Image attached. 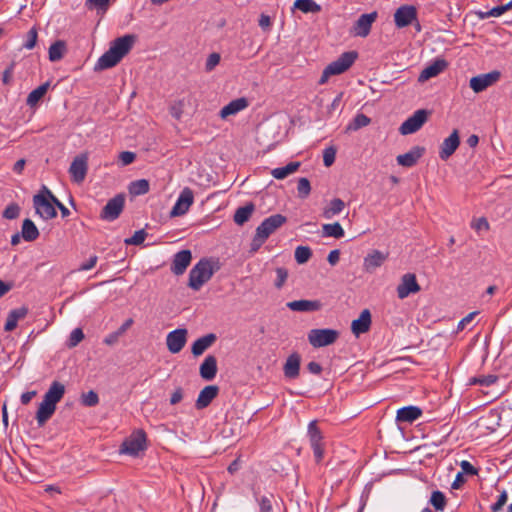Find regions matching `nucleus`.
<instances>
[{"label": "nucleus", "mask_w": 512, "mask_h": 512, "mask_svg": "<svg viewBox=\"0 0 512 512\" xmlns=\"http://www.w3.org/2000/svg\"><path fill=\"white\" fill-rule=\"evenodd\" d=\"M297 191L300 198H307L311 192L310 181L307 178H300L298 180Z\"/></svg>", "instance_id": "3c124183"}, {"label": "nucleus", "mask_w": 512, "mask_h": 512, "mask_svg": "<svg viewBox=\"0 0 512 512\" xmlns=\"http://www.w3.org/2000/svg\"><path fill=\"white\" fill-rule=\"evenodd\" d=\"M335 157H336V149L332 146L326 148L324 151H323V163L326 167H330L334 161H335Z\"/></svg>", "instance_id": "bf43d9fd"}, {"label": "nucleus", "mask_w": 512, "mask_h": 512, "mask_svg": "<svg viewBox=\"0 0 512 512\" xmlns=\"http://www.w3.org/2000/svg\"><path fill=\"white\" fill-rule=\"evenodd\" d=\"M421 290L417 282L416 275L413 273H406L401 277V282L397 286V296L399 299H405L412 293H417Z\"/></svg>", "instance_id": "f8f14e48"}, {"label": "nucleus", "mask_w": 512, "mask_h": 512, "mask_svg": "<svg viewBox=\"0 0 512 512\" xmlns=\"http://www.w3.org/2000/svg\"><path fill=\"white\" fill-rule=\"evenodd\" d=\"M276 280L274 282V285L277 289H281L287 278H288V270L284 267H278L276 268Z\"/></svg>", "instance_id": "864d4df0"}, {"label": "nucleus", "mask_w": 512, "mask_h": 512, "mask_svg": "<svg viewBox=\"0 0 512 512\" xmlns=\"http://www.w3.org/2000/svg\"><path fill=\"white\" fill-rule=\"evenodd\" d=\"M500 77L501 73L498 70H493L489 73L477 75L470 79V88L475 93H480L496 83Z\"/></svg>", "instance_id": "9d476101"}, {"label": "nucleus", "mask_w": 512, "mask_h": 512, "mask_svg": "<svg viewBox=\"0 0 512 512\" xmlns=\"http://www.w3.org/2000/svg\"><path fill=\"white\" fill-rule=\"evenodd\" d=\"M338 337L339 332L330 328L312 329L308 333V341L314 348L331 345Z\"/></svg>", "instance_id": "39448f33"}, {"label": "nucleus", "mask_w": 512, "mask_h": 512, "mask_svg": "<svg viewBox=\"0 0 512 512\" xmlns=\"http://www.w3.org/2000/svg\"><path fill=\"white\" fill-rule=\"evenodd\" d=\"M447 65L448 64H447L446 60L436 59L435 61H433L430 65H428L421 71V73L418 77V81L423 83V82L429 80L430 78L436 77L437 75H439L441 72H443L445 70Z\"/></svg>", "instance_id": "412c9836"}, {"label": "nucleus", "mask_w": 512, "mask_h": 512, "mask_svg": "<svg viewBox=\"0 0 512 512\" xmlns=\"http://www.w3.org/2000/svg\"><path fill=\"white\" fill-rule=\"evenodd\" d=\"M266 240H267V238H264V236L256 230L254 238L252 239V242H251L250 251L251 252L258 251L259 248L264 244V242Z\"/></svg>", "instance_id": "680f3d73"}, {"label": "nucleus", "mask_w": 512, "mask_h": 512, "mask_svg": "<svg viewBox=\"0 0 512 512\" xmlns=\"http://www.w3.org/2000/svg\"><path fill=\"white\" fill-rule=\"evenodd\" d=\"M295 260L298 264L306 263L312 256V251L307 246H298L295 249Z\"/></svg>", "instance_id": "49530a36"}, {"label": "nucleus", "mask_w": 512, "mask_h": 512, "mask_svg": "<svg viewBox=\"0 0 512 512\" xmlns=\"http://www.w3.org/2000/svg\"><path fill=\"white\" fill-rule=\"evenodd\" d=\"M424 152L425 149L423 147L414 146L407 153L398 155L396 158L397 163L403 167H412L418 162Z\"/></svg>", "instance_id": "5701e85b"}, {"label": "nucleus", "mask_w": 512, "mask_h": 512, "mask_svg": "<svg viewBox=\"0 0 512 512\" xmlns=\"http://www.w3.org/2000/svg\"><path fill=\"white\" fill-rule=\"evenodd\" d=\"M187 342V330L178 328L168 333L166 337V345L168 350L173 353H179Z\"/></svg>", "instance_id": "2eb2a0df"}, {"label": "nucleus", "mask_w": 512, "mask_h": 512, "mask_svg": "<svg viewBox=\"0 0 512 512\" xmlns=\"http://www.w3.org/2000/svg\"><path fill=\"white\" fill-rule=\"evenodd\" d=\"M371 119L363 113H358L347 126L348 130L356 131L370 124Z\"/></svg>", "instance_id": "c03bdc74"}, {"label": "nucleus", "mask_w": 512, "mask_h": 512, "mask_svg": "<svg viewBox=\"0 0 512 512\" xmlns=\"http://www.w3.org/2000/svg\"><path fill=\"white\" fill-rule=\"evenodd\" d=\"M307 436L309 438L310 446L317 463L324 457L323 435L317 426V420H313L308 424Z\"/></svg>", "instance_id": "0eeeda50"}, {"label": "nucleus", "mask_w": 512, "mask_h": 512, "mask_svg": "<svg viewBox=\"0 0 512 512\" xmlns=\"http://www.w3.org/2000/svg\"><path fill=\"white\" fill-rule=\"evenodd\" d=\"M136 40L135 35L127 34L111 42L109 49L97 60L94 70L103 71L116 66L129 53Z\"/></svg>", "instance_id": "f257e3e1"}, {"label": "nucleus", "mask_w": 512, "mask_h": 512, "mask_svg": "<svg viewBox=\"0 0 512 512\" xmlns=\"http://www.w3.org/2000/svg\"><path fill=\"white\" fill-rule=\"evenodd\" d=\"M33 204L36 213L43 220H50L57 216L55 204L51 201L48 195L43 192V188L41 189L40 193L33 197Z\"/></svg>", "instance_id": "423d86ee"}, {"label": "nucleus", "mask_w": 512, "mask_h": 512, "mask_svg": "<svg viewBox=\"0 0 512 512\" xmlns=\"http://www.w3.org/2000/svg\"><path fill=\"white\" fill-rule=\"evenodd\" d=\"M422 415V410L417 406H405L397 411L398 422L412 423Z\"/></svg>", "instance_id": "c756f323"}, {"label": "nucleus", "mask_w": 512, "mask_h": 512, "mask_svg": "<svg viewBox=\"0 0 512 512\" xmlns=\"http://www.w3.org/2000/svg\"><path fill=\"white\" fill-rule=\"evenodd\" d=\"M184 106H185L184 99L175 101L170 106V114L172 115V117H174L175 119L179 120L181 118L182 114H183Z\"/></svg>", "instance_id": "4d7b16f0"}, {"label": "nucleus", "mask_w": 512, "mask_h": 512, "mask_svg": "<svg viewBox=\"0 0 512 512\" xmlns=\"http://www.w3.org/2000/svg\"><path fill=\"white\" fill-rule=\"evenodd\" d=\"M417 20V10L411 5H402L394 13L395 25L404 28Z\"/></svg>", "instance_id": "4468645a"}, {"label": "nucleus", "mask_w": 512, "mask_h": 512, "mask_svg": "<svg viewBox=\"0 0 512 512\" xmlns=\"http://www.w3.org/2000/svg\"><path fill=\"white\" fill-rule=\"evenodd\" d=\"M84 333L81 328H75L70 333L69 339L66 343L68 348H74L76 347L83 339H84Z\"/></svg>", "instance_id": "09e8293b"}, {"label": "nucleus", "mask_w": 512, "mask_h": 512, "mask_svg": "<svg viewBox=\"0 0 512 512\" xmlns=\"http://www.w3.org/2000/svg\"><path fill=\"white\" fill-rule=\"evenodd\" d=\"M150 188L149 181L146 179L135 180L129 185V193L133 196H140L148 193Z\"/></svg>", "instance_id": "58836bf2"}, {"label": "nucleus", "mask_w": 512, "mask_h": 512, "mask_svg": "<svg viewBox=\"0 0 512 512\" xmlns=\"http://www.w3.org/2000/svg\"><path fill=\"white\" fill-rule=\"evenodd\" d=\"M358 54L356 51H348L344 52L340 55L338 59L331 62L323 71L319 84H325L330 76L339 75L348 70L355 60L357 59Z\"/></svg>", "instance_id": "f03ea898"}, {"label": "nucleus", "mask_w": 512, "mask_h": 512, "mask_svg": "<svg viewBox=\"0 0 512 512\" xmlns=\"http://www.w3.org/2000/svg\"><path fill=\"white\" fill-rule=\"evenodd\" d=\"M98 262V256L92 255L89 257V259L85 262H83L76 271L83 272V271H89L93 269Z\"/></svg>", "instance_id": "052dcab7"}, {"label": "nucleus", "mask_w": 512, "mask_h": 512, "mask_svg": "<svg viewBox=\"0 0 512 512\" xmlns=\"http://www.w3.org/2000/svg\"><path fill=\"white\" fill-rule=\"evenodd\" d=\"M385 260L386 256L382 252L375 250L364 258V268L367 272L371 273L380 267Z\"/></svg>", "instance_id": "473e14b6"}, {"label": "nucleus", "mask_w": 512, "mask_h": 512, "mask_svg": "<svg viewBox=\"0 0 512 512\" xmlns=\"http://www.w3.org/2000/svg\"><path fill=\"white\" fill-rule=\"evenodd\" d=\"M498 380V376L494 375V374H489V375H481V376H478V377H473L470 379V384H478L480 386H486V387H489L493 384H495Z\"/></svg>", "instance_id": "a18cd8bd"}, {"label": "nucleus", "mask_w": 512, "mask_h": 512, "mask_svg": "<svg viewBox=\"0 0 512 512\" xmlns=\"http://www.w3.org/2000/svg\"><path fill=\"white\" fill-rule=\"evenodd\" d=\"M507 502V493L503 491L499 496L497 501L491 506L493 512L501 511L504 505Z\"/></svg>", "instance_id": "774afa93"}, {"label": "nucleus", "mask_w": 512, "mask_h": 512, "mask_svg": "<svg viewBox=\"0 0 512 512\" xmlns=\"http://www.w3.org/2000/svg\"><path fill=\"white\" fill-rule=\"evenodd\" d=\"M461 472H463L464 475H477L478 470L467 460H463L460 463Z\"/></svg>", "instance_id": "338daca9"}, {"label": "nucleus", "mask_w": 512, "mask_h": 512, "mask_svg": "<svg viewBox=\"0 0 512 512\" xmlns=\"http://www.w3.org/2000/svg\"><path fill=\"white\" fill-rule=\"evenodd\" d=\"M300 167V162H290L286 166L275 168L271 171V175L278 180L285 179L289 175L296 172Z\"/></svg>", "instance_id": "e433bc0d"}, {"label": "nucleus", "mask_w": 512, "mask_h": 512, "mask_svg": "<svg viewBox=\"0 0 512 512\" xmlns=\"http://www.w3.org/2000/svg\"><path fill=\"white\" fill-rule=\"evenodd\" d=\"M217 359L213 355H208L199 368L200 376L206 380L211 381L217 374Z\"/></svg>", "instance_id": "393cba45"}, {"label": "nucleus", "mask_w": 512, "mask_h": 512, "mask_svg": "<svg viewBox=\"0 0 512 512\" xmlns=\"http://www.w3.org/2000/svg\"><path fill=\"white\" fill-rule=\"evenodd\" d=\"M147 233L144 229L136 231L132 237L125 239L126 245H140L144 242Z\"/></svg>", "instance_id": "5fc2aeb1"}, {"label": "nucleus", "mask_w": 512, "mask_h": 512, "mask_svg": "<svg viewBox=\"0 0 512 512\" xmlns=\"http://www.w3.org/2000/svg\"><path fill=\"white\" fill-rule=\"evenodd\" d=\"M194 201V195L190 188H184L176 203L174 204L170 216L171 217H177L184 215L190 208V206L193 204Z\"/></svg>", "instance_id": "dca6fc26"}, {"label": "nucleus", "mask_w": 512, "mask_h": 512, "mask_svg": "<svg viewBox=\"0 0 512 512\" xmlns=\"http://www.w3.org/2000/svg\"><path fill=\"white\" fill-rule=\"evenodd\" d=\"M20 207L16 203L9 204L3 211L2 216L6 219H16L19 216Z\"/></svg>", "instance_id": "13d9d810"}, {"label": "nucleus", "mask_w": 512, "mask_h": 512, "mask_svg": "<svg viewBox=\"0 0 512 512\" xmlns=\"http://www.w3.org/2000/svg\"><path fill=\"white\" fill-rule=\"evenodd\" d=\"M345 208V203L340 198H334L323 210V217L325 219H332L334 216L340 214Z\"/></svg>", "instance_id": "f704fd0d"}, {"label": "nucleus", "mask_w": 512, "mask_h": 512, "mask_svg": "<svg viewBox=\"0 0 512 512\" xmlns=\"http://www.w3.org/2000/svg\"><path fill=\"white\" fill-rule=\"evenodd\" d=\"M37 37L38 33L36 28H31L26 35V41L23 43V47L28 50L33 49L36 45Z\"/></svg>", "instance_id": "6e6d98bb"}, {"label": "nucleus", "mask_w": 512, "mask_h": 512, "mask_svg": "<svg viewBox=\"0 0 512 512\" xmlns=\"http://www.w3.org/2000/svg\"><path fill=\"white\" fill-rule=\"evenodd\" d=\"M65 394V386L58 382L53 381L47 392L44 394L43 399L56 405Z\"/></svg>", "instance_id": "7c9ffc66"}, {"label": "nucleus", "mask_w": 512, "mask_h": 512, "mask_svg": "<svg viewBox=\"0 0 512 512\" xmlns=\"http://www.w3.org/2000/svg\"><path fill=\"white\" fill-rule=\"evenodd\" d=\"M125 204V197L123 194H117L102 208L100 213V218L105 221H114L116 220L121 212L123 211Z\"/></svg>", "instance_id": "1a4fd4ad"}, {"label": "nucleus", "mask_w": 512, "mask_h": 512, "mask_svg": "<svg viewBox=\"0 0 512 512\" xmlns=\"http://www.w3.org/2000/svg\"><path fill=\"white\" fill-rule=\"evenodd\" d=\"M43 192L48 195L51 201L55 204V207L60 210L62 217L65 218L70 215L69 209L61 201H59L46 186H43Z\"/></svg>", "instance_id": "8fccbe9b"}, {"label": "nucleus", "mask_w": 512, "mask_h": 512, "mask_svg": "<svg viewBox=\"0 0 512 512\" xmlns=\"http://www.w3.org/2000/svg\"><path fill=\"white\" fill-rule=\"evenodd\" d=\"M301 358L298 353H292L286 359L283 367L284 375L288 379H295L299 375Z\"/></svg>", "instance_id": "bb28decb"}, {"label": "nucleus", "mask_w": 512, "mask_h": 512, "mask_svg": "<svg viewBox=\"0 0 512 512\" xmlns=\"http://www.w3.org/2000/svg\"><path fill=\"white\" fill-rule=\"evenodd\" d=\"M211 262L207 259H201L189 272L188 286L198 291L213 276Z\"/></svg>", "instance_id": "7ed1b4c3"}, {"label": "nucleus", "mask_w": 512, "mask_h": 512, "mask_svg": "<svg viewBox=\"0 0 512 512\" xmlns=\"http://www.w3.org/2000/svg\"><path fill=\"white\" fill-rule=\"evenodd\" d=\"M192 260V253L190 250H181L173 256L171 263V272L177 276L182 275Z\"/></svg>", "instance_id": "a211bd4d"}, {"label": "nucleus", "mask_w": 512, "mask_h": 512, "mask_svg": "<svg viewBox=\"0 0 512 512\" xmlns=\"http://www.w3.org/2000/svg\"><path fill=\"white\" fill-rule=\"evenodd\" d=\"M294 8L304 13H317L321 10L320 5L313 0H296L294 2Z\"/></svg>", "instance_id": "a19ab883"}, {"label": "nucleus", "mask_w": 512, "mask_h": 512, "mask_svg": "<svg viewBox=\"0 0 512 512\" xmlns=\"http://www.w3.org/2000/svg\"><path fill=\"white\" fill-rule=\"evenodd\" d=\"M56 410V405L51 404L46 400H42L39 404L38 410L36 412V420L39 427L45 425V423L53 416Z\"/></svg>", "instance_id": "c85d7f7f"}, {"label": "nucleus", "mask_w": 512, "mask_h": 512, "mask_svg": "<svg viewBox=\"0 0 512 512\" xmlns=\"http://www.w3.org/2000/svg\"><path fill=\"white\" fill-rule=\"evenodd\" d=\"M371 323L372 318L370 310L364 309L361 311L359 317L352 321L351 331L356 337H359L361 334H364L370 330Z\"/></svg>", "instance_id": "6ab92c4d"}, {"label": "nucleus", "mask_w": 512, "mask_h": 512, "mask_svg": "<svg viewBox=\"0 0 512 512\" xmlns=\"http://www.w3.org/2000/svg\"><path fill=\"white\" fill-rule=\"evenodd\" d=\"M88 170V156L87 154H80L76 156L70 167L69 173L72 181L81 183L84 181Z\"/></svg>", "instance_id": "9b49d317"}, {"label": "nucleus", "mask_w": 512, "mask_h": 512, "mask_svg": "<svg viewBox=\"0 0 512 512\" xmlns=\"http://www.w3.org/2000/svg\"><path fill=\"white\" fill-rule=\"evenodd\" d=\"M136 159V154L131 151H123L119 154V160L122 166H127L133 163Z\"/></svg>", "instance_id": "69168bd1"}, {"label": "nucleus", "mask_w": 512, "mask_h": 512, "mask_svg": "<svg viewBox=\"0 0 512 512\" xmlns=\"http://www.w3.org/2000/svg\"><path fill=\"white\" fill-rule=\"evenodd\" d=\"M287 218L282 214H274L264 219L262 223L256 228V230L261 233L264 238H268L274 231L280 228L285 222Z\"/></svg>", "instance_id": "f3484780"}, {"label": "nucleus", "mask_w": 512, "mask_h": 512, "mask_svg": "<svg viewBox=\"0 0 512 512\" xmlns=\"http://www.w3.org/2000/svg\"><path fill=\"white\" fill-rule=\"evenodd\" d=\"M323 236L341 238L344 236V230L340 223L324 224L322 226Z\"/></svg>", "instance_id": "79ce46f5"}, {"label": "nucleus", "mask_w": 512, "mask_h": 512, "mask_svg": "<svg viewBox=\"0 0 512 512\" xmlns=\"http://www.w3.org/2000/svg\"><path fill=\"white\" fill-rule=\"evenodd\" d=\"M220 55L218 53H211L205 64L206 71L210 72L212 71L220 62Z\"/></svg>", "instance_id": "0e129e2a"}, {"label": "nucleus", "mask_w": 512, "mask_h": 512, "mask_svg": "<svg viewBox=\"0 0 512 512\" xmlns=\"http://www.w3.org/2000/svg\"><path fill=\"white\" fill-rule=\"evenodd\" d=\"M50 86L49 82H45L33 91H31L27 97L26 103L28 106H35L40 99L46 94L48 88Z\"/></svg>", "instance_id": "4c0bfd02"}, {"label": "nucleus", "mask_w": 512, "mask_h": 512, "mask_svg": "<svg viewBox=\"0 0 512 512\" xmlns=\"http://www.w3.org/2000/svg\"><path fill=\"white\" fill-rule=\"evenodd\" d=\"M81 402L84 406L87 407L96 406L99 403L98 394L93 390H90L87 393L82 394Z\"/></svg>", "instance_id": "603ef678"}, {"label": "nucleus", "mask_w": 512, "mask_h": 512, "mask_svg": "<svg viewBox=\"0 0 512 512\" xmlns=\"http://www.w3.org/2000/svg\"><path fill=\"white\" fill-rule=\"evenodd\" d=\"M460 139L458 131L454 130L449 137H447L440 147L439 156L442 160H447L458 148Z\"/></svg>", "instance_id": "4be33fe9"}, {"label": "nucleus", "mask_w": 512, "mask_h": 512, "mask_svg": "<svg viewBox=\"0 0 512 512\" xmlns=\"http://www.w3.org/2000/svg\"><path fill=\"white\" fill-rule=\"evenodd\" d=\"M217 337L214 333L206 334L198 338L191 346V352L194 356L202 355L209 347H211Z\"/></svg>", "instance_id": "cd10ccee"}, {"label": "nucleus", "mask_w": 512, "mask_h": 512, "mask_svg": "<svg viewBox=\"0 0 512 512\" xmlns=\"http://www.w3.org/2000/svg\"><path fill=\"white\" fill-rule=\"evenodd\" d=\"M273 495L256 497V501L259 505V512H274L273 509Z\"/></svg>", "instance_id": "de8ad7c7"}, {"label": "nucleus", "mask_w": 512, "mask_h": 512, "mask_svg": "<svg viewBox=\"0 0 512 512\" xmlns=\"http://www.w3.org/2000/svg\"><path fill=\"white\" fill-rule=\"evenodd\" d=\"M146 433L139 429L134 431L120 447V452L131 456H137L146 449Z\"/></svg>", "instance_id": "20e7f679"}, {"label": "nucleus", "mask_w": 512, "mask_h": 512, "mask_svg": "<svg viewBox=\"0 0 512 512\" xmlns=\"http://www.w3.org/2000/svg\"><path fill=\"white\" fill-rule=\"evenodd\" d=\"M429 503L435 508V510L443 511L447 504L446 496L443 492L435 490L431 494Z\"/></svg>", "instance_id": "37998d69"}, {"label": "nucleus", "mask_w": 512, "mask_h": 512, "mask_svg": "<svg viewBox=\"0 0 512 512\" xmlns=\"http://www.w3.org/2000/svg\"><path fill=\"white\" fill-rule=\"evenodd\" d=\"M248 105L249 102L245 97L234 99L220 110V117L225 119L228 116L235 115L247 108Z\"/></svg>", "instance_id": "a878e982"}, {"label": "nucleus", "mask_w": 512, "mask_h": 512, "mask_svg": "<svg viewBox=\"0 0 512 512\" xmlns=\"http://www.w3.org/2000/svg\"><path fill=\"white\" fill-rule=\"evenodd\" d=\"M66 51V46H65V43L61 40H58L56 42H54L50 47H49V60L52 61V62H56V61H59L63 58L64 56V53Z\"/></svg>", "instance_id": "ea45409f"}, {"label": "nucleus", "mask_w": 512, "mask_h": 512, "mask_svg": "<svg viewBox=\"0 0 512 512\" xmlns=\"http://www.w3.org/2000/svg\"><path fill=\"white\" fill-rule=\"evenodd\" d=\"M286 306L292 311L313 312L320 310L322 308V303L319 300L301 299L288 302Z\"/></svg>", "instance_id": "b1692460"}, {"label": "nucleus", "mask_w": 512, "mask_h": 512, "mask_svg": "<svg viewBox=\"0 0 512 512\" xmlns=\"http://www.w3.org/2000/svg\"><path fill=\"white\" fill-rule=\"evenodd\" d=\"M109 0H87L86 6L89 9H98L105 11L108 8Z\"/></svg>", "instance_id": "e2e57ef3"}, {"label": "nucleus", "mask_w": 512, "mask_h": 512, "mask_svg": "<svg viewBox=\"0 0 512 512\" xmlns=\"http://www.w3.org/2000/svg\"><path fill=\"white\" fill-rule=\"evenodd\" d=\"M377 19V12L362 14L354 23L351 33L358 37H367L371 31L372 24Z\"/></svg>", "instance_id": "ddd939ff"}, {"label": "nucleus", "mask_w": 512, "mask_h": 512, "mask_svg": "<svg viewBox=\"0 0 512 512\" xmlns=\"http://www.w3.org/2000/svg\"><path fill=\"white\" fill-rule=\"evenodd\" d=\"M501 414L497 410L489 411L485 416L479 419L478 425L491 432H494L500 426Z\"/></svg>", "instance_id": "2f4dec72"}, {"label": "nucleus", "mask_w": 512, "mask_h": 512, "mask_svg": "<svg viewBox=\"0 0 512 512\" xmlns=\"http://www.w3.org/2000/svg\"><path fill=\"white\" fill-rule=\"evenodd\" d=\"M21 236L27 242H32L39 237V230L30 219H25L22 224Z\"/></svg>", "instance_id": "72a5a7b5"}, {"label": "nucleus", "mask_w": 512, "mask_h": 512, "mask_svg": "<svg viewBox=\"0 0 512 512\" xmlns=\"http://www.w3.org/2000/svg\"><path fill=\"white\" fill-rule=\"evenodd\" d=\"M254 210L255 206L252 202L237 208L234 214V222L238 225H243L249 220Z\"/></svg>", "instance_id": "c9c22d12"}, {"label": "nucleus", "mask_w": 512, "mask_h": 512, "mask_svg": "<svg viewBox=\"0 0 512 512\" xmlns=\"http://www.w3.org/2000/svg\"><path fill=\"white\" fill-rule=\"evenodd\" d=\"M429 112L425 109H419L408 117L399 127L402 135H409L417 132L427 121Z\"/></svg>", "instance_id": "6e6552de"}, {"label": "nucleus", "mask_w": 512, "mask_h": 512, "mask_svg": "<svg viewBox=\"0 0 512 512\" xmlns=\"http://www.w3.org/2000/svg\"><path fill=\"white\" fill-rule=\"evenodd\" d=\"M219 393V387L216 385H208L204 387L195 402V407L198 410H202L208 407L211 402L217 397Z\"/></svg>", "instance_id": "aec40b11"}]
</instances>
